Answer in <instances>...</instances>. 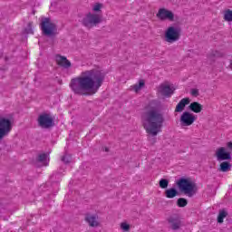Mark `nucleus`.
I'll return each mask as SVG.
<instances>
[{
  "label": "nucleus",
  "instance_id": "412c9836",
  "mask_svg": "<svg viewBox=\"0 0 232 232\" xmlns=\"http://www.w3.org/2000/svg\"><path fill=\"white\" fill-rule=\"evenodd\" d=\"M227 217V212L226 210H220L218 216V224H222L224 222V218Z\"/></svg>",
  "mask_w": 232,
  "mask_h": 232
},
{
  "label": "nucleus",
  "instance_id": "a878e982",
  "mask_svg": "<svg viewBox=\"0 0 232 232\" xmlns=\"http://www.w3.org/2000/svg\"><path fill=\"white\" fill-rule=\"evenodd\" d=\"M218 57H222V54L218 53V51H214L208 55V59L213 61V59H218Z\"/></svg>",
  "mask_w": 232,
  "mask_h": 232
},
{
  "label": "nucleus",
  "instance_id": "aec40b11",
  "mask_svg": "<svg viewBox=\"0 0 232 232\" xmlns=\"http://www.w3.org/2000/svg\"><path fill=\"white\" fill-rule=\"evenodd\" d=\"M39 162H42V166H46L50 161V158L46 154H40L38 157Z\"/></svg>",
  "mask_w": 232,
  "mask_h": 232
},
{
  "label": "nucleus",
  "instance_id": "7ed1b4c3",
  "mask_svg": "<svg viewBox=\"0 0 232 232\" xmlns=\"http://www.w3.org/2000/svg\"><path fill=\"white\" fill-rule=\"evenodd\" d=\"M177 186L187 197H194L197 194V185L190 179L181 178L177 181Z\"/></svg>",
  "mask_w": 232,
  "mask_h": 232
},
{
  "label": "nucleus",
  "instance_id": "5701e85b",
  "mask_svg": "<svg viewBox=\"0 0 232 232\" xmlns=\"http://www.w3.org/2000/svg\"><path fill=\"white\" fill-rule=\"evenodd\" d=\"M120 227H121V231L128 232V231H130L131 226H130V223L123 221L120 224Z\"/></svg>",
  "mask_w": 232,
  "mask_h": 232
},
{
  "label": "nucleus",
  "instance_id": "dca6fc26",
  "mask_svg": "<svg viewBox=\"0 0 232 232\" xmlns=\"http://www.w3.org/2000/svg\"><path fill=\"white\" fill-rule=\"evenodd\" d=\"M188 108L194 113H200V111H202L204 107L202 106V104H200V103H198L197 102H193L192 103H190Z\"/></svg>",
  "mask_w": 232,
  "mask_h": 232
},
{
  "label": "nucleus",
  "instance_id": "bb28decb",
  "mask_svg": "<svg viewBox=\"0 0 232 232\" xmlns=\"http://www.w3.org/2000/svg\"><path fill=\"white\" fill-rule=\"evenodd\" d=\"M169 184V181L168 179H160V188L162 189H166L168 188V185Z\"/></svg>",
  "mask_w": 232,
  "mask_h": 232
},
{
  "label": "nucleus",
  "instance_id": "6ab92c4d",
  "mask_svg": "<svg viewBox=\"0 0 232 232\" xmlns=\"http://www.w3.org/2000/svg\"><path fill=\"white\" fill-rule=\"evenodd\" d=\"M223 19L227 23H232V10L227 9L223 12Z\"/></svg>",
  "mask_w": 232,
  "mask_h": 232
},
{
  "label": "nucleus",
  "instance_id": "f3484780",
  "mask_svg": "<svg viewBox=\"0 0 232 232\" xmlns=\"http://www.w3.org/2000/svg\"><path fill=\"white\" fill-rule=\"evenodd\" d=\"M145 84H146V82H144V80H140L139 82L132 85L130 87V89L132 90V92L139 93V92H140V90H142V88H144Z\"/></svg>",
  "mask_w": 232,
  "mask_h": 232
},
{
  "label": "nucleus",
  "instance_id": "b1692460",
  "mask_svg": "<svg viewBox=\"0 0 232 232\" xmlns=\"http://www.w3.org/2000/svg\"><path fill=\"white\" fill-rule=\"evenodd\" d=\"M169 224H170V227H172V229H179V227H180V221H179L177 219H170Z\"/></svg>",
  "mask_w": 232,
  "mask_h": 232
},
{
  "label": "nucleus",
  "instance_id": "f257e3e1",
  "mask_svg": "<svg viewBox=\"0 0 232 232\" xmlns=\"http://www.w3.org/2000/svg\"><path fill=\"white\" fill-rule=\"evenodd\" d=\"M106 74L99 69L84 71L80 76L71 81V90L79 95H93L102 86Z\"/></svg>",
  "mask_w": 232,
  "mask_h": 232
},
{
  "label": "nucleus",
  "instance_id": "f03ea898",
  "mask_svg": "<svg viewBox=\"0 0 232 232\" xmlns=\"http://www.w3.org/2000/svg\"><path fill=\"white\" fill-rule=\"evenodd\" d=\"M141 122L144 130L149 135L157 137L162 131L164 124V114L153 105H148L141 114Z\"/></svg>",
  "mask_w": 232,
  "mask_h": 232
},
{
  "label": "nucleus",
  "instance_id": "0eeeda50",
  "mask_svg": "<svg viewBox=\"0 0 232 232\" xmlns=\"http://www.w3.org/2000/svg\"><path fill=\"white\" fill-rule=\"evenodd\" d=\"M12 131V121L8 118H0V140Z\"/></svg>",
  "mask_w": 232,
  "mask_h": 232
},
{
  "label": "nucleus",
  "instance_id": "f8f14e48",
  "mask_svg": "<svg viewBox=\"0 0 232 232\" xmlns=\"http://www.w3.org/2000/svg\"><path fill=\"white\" fill-rule=\"evenodd\" d=\"M38 122L42 128H52L53 126V119L48 114L40 115Z\"/></svg>",
  "mask_w": 232,
  "mask_h": 232
},
{
  "label": "nucleus",
  "instance_id": "ddd939ff",
  "mask_svg": "<svg viewBox=\"0 0 232 232\" xmlns=\"http://www.w3.org/2000/svg\"><path fill=\"white\" fill-rule=\"evenodd\" d=\"M84 220L90 227H98L99 216L97 214L87 213L85 214Z\"/></svg>",
  "mask_w": 232,
  "mask_h": 232
},
{
  "label": "nucleus",
  "instance_id": "393cba45",
  "mask_svg": "<svg viewBox=\"0 0 232 232\" xmlns=\"http://www.w3.org/2000/svg\"><path fill=\"white\" fill-rule=\"evenodd\" d=\"M179 208H186L188 206V199L179 198L177 201Z\"/></svg>",
  "mask_w": 232,
  "mask_h": 232
},
{
  "label": "nucleus",
  "instance_id": "423d86ee",
  "mask_svg": "<svg viewBox=\"0 0 232 232\" xmlns=\"http://www.w3.org/2000/svg\"><path fill=\"white\" fill-rule=\"evenodd\" d=\"M195 121H197V115L189 111H184L179 117V124L181 128H189V126H193Z\"/></svg>",
  "mask_w": 232,
  "mask_h": 232
},
{
  "label": "nucleus",
  "instance_id": "c85d7f7f",
  "mask_svg": "<svg viewBox=\"0 0 232 232\" xmlns=\"http://www.w3.org/2000/svg\"><path fill=\"white\" fill-rule=\"evenodd\" d=\"M227 150H228V151H230L231 152V150H232V142H228L227 143Z\"/></svg>",
  "mask_w": 232,
  "mask_h": 232
},
{
  "label": "nucleus",
  "instance_id": "9d476101",
  "mask_svg": "<svg viewBox=\"0 0 232 232\" xmlns=\"http://www.w3.org/2000/svg\"><path fill=\"white\" fill-rule=\"evenodd\" d=\"M173 92H175V89L168 82L162 83L158 87V93L163 95V97H171Z\"/></svg>",
  "mask_w": 232,
  "mask_h": 232
},
{
  "label": "nucleus",
  "instance_id": "cd10ccee",
  "mask_svg": "<svg viewBox=\"0 0 232 232\" xmlns=\"http://www.w3.org/2000/svg\"><path fill=\"white\" fill-rule=\"evenodd\" d=\"M190 93L192 97H198V89H191Z\"/></svg>",
  "mask_w": 232,
  "mask_h": 232
},
{
  "label": "nucleus",
  "instance_id": "c756f323",
  "mask_svg": "<svg viewBox=\"0 0 232 232\" xmlns=\"http://www.w3.org/2000/svg\"><path fill=\"white\" fill-rule=\"evenodd\" d=\"M62 160H63V162H68V160H66V156H64V157L62 159Z\"/></svg>",
  "mask_w": 232,
  "mask_h": 232
},
{
  "label": "nucleus",
  "instance_id": "39448f33",
  "mask_svg": "<svg viewBox=\"0 0 232 232\" xmlns=\"http://www.w3.org/2000/svg\"><path fill=\"white\" fill-rule=\"evenodd\" d=\"M182 29L179 26L170 25L164 31V41L169 44H173L180 39Z\"/></svg>",
  "mask_w": 232,
  "mask_h": 232
},
{
  "label": "nucleus",
  "instance_id": "4be33fe9",
  "mask_svg": "<svg viewBox=\"0 0 232 232\" xmlns=\"http://www.w3.org/2000/svg\"><path fill=\"white\" fill-rule=\"evenodd\" d=\"M231 169V164H229L227 161H224L220 164V171H223L226 173V171H229Z\"/></svg>",
  "mask_w": 232,
  "mask_h": 232
},
{
  "label": "nucleus",
  "instance_id": "9b49d317",
  "mask_svg": "<svg viewBox=\"0 0 232 232\" xmlns=\"http://www.w3.org/2000/svg\"><path fill=\"white\" fill-rule=\"evenodd\" d=\"M216 157L218 160H231V150L220 147L216 150Z\"/></svg>",
  "mask_w": 232,
  "mask_h": 232
},
{
  "label": "nucleus",
  "instance_id": "1a4fd4ad",
  "mask_svg": "<svg viewBox=\"0 0 232 232\" xmlns=\"http://www.w3.org/2000/svg\"><path fill=\"white\" fill-rule=\"evenodd\" d=\"M41 28L44 35H53L55 34V24L48 18L42 22Z\"/></svg>",
  "mask_w": 232,
  "mask_h": 232
},
{
  "label": "nucleus",
  "instance_id": "2eb2a0df",
  "mask_svg": "<svg viewBox=\"0 0 232 232\" xmlns=\"http://www.w3.org/2000/svg\"><path fill=\"white\" fill-rule=\"evenodd\" d=\"M191 102V100L189 98H183L180 100V102L177 104L175 111L176 113H182V111Z\"/></svg>",
  "mask_w": 232,
  "mask_h": 232
},
{
  "label": "nucleus",
  "instance_id": "4468645a",
  "mask_svg": "<svg viewBox=\"0 0 232 232\" xmlns=\"http://www.w3.org/2000/svg\"><path fill=\"white\" fill-rule=\"evenodd\" d=\"M55 61L58 66H61L62 68H64L65 70H68L72 67V63L66 58L65 56H62L60 54H57L55 56Z\"/></svg>",
  "mask_w": 232,
  "mask_h": 232
},
{
  "label": "nucleus",
  "instance_id": "20e7f679",
  "mask_svg": "<svg viewBox=\"0 0 232 232\" xmlns=\"http://www.w3.org/2000/svg\"><path fill=\"white\" fill-rule=\"evenodd\" d=\"M101 8H102V5L95 4L92 7L93 12H98V14H88L83 19V24L87 28H92V26H95V24H99L102 21V14H101Z\"/></svg>",
  "mask_w": 232,
  "mask_h": 232
},
{
  "label": "nucleus",
  "instance_id": "a211bd4d",
  "mask_svg": "<svg viewBox=\"0 0 232 232\" xmlns=\"http://www.w3.org/2000/svg\"><path fill=\"white\" fill-rule=\"evenodd\" d=\"M179 195V192L175 188H169L165 191V197L167 198H175Z\"/></svg>",
  "mask_w": 232,
  "mask_h": 232
},
{
  "label": "nucleus",
  "instance_id": "6e6552de",
  "mask_svg": "<svg viewBox=\"0 0 232 232\" xmlns=\"http://www.w3.org/2000/svg\"><path fill=\"white\" fill-rule=\"evenodd\" d=\"M156 17H158L160 21H175V14L166 8L159 9Z\"/></svg>",
  "mask_w": 232,
  "mask_h": 232
}]
</instances>
